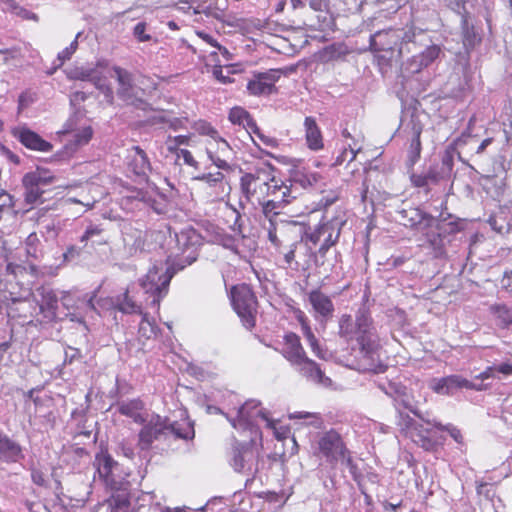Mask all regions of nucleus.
<instances>
[{"mask_svg":"<svg viewBox=\"0 0 512 512\" xmlns=\"http://www.w3.org/2000/svg\"><path fill=\"white\" fill-rule=\"evenodd\" d=\"M143 409L144 402L139 398L123 401L118 405V412L121 415L131 418L138 424L146 422V418L142 413Z\"/></svg>","mask_w":512,"mask_h":512,"instance_id":"nucleus-34","label":"nucleus"},{"mask_svg":"<svg viewBox=\"0 0 512 512\" xmlns=\"http://www.w3.org/2000/svg\"><path fill=\"white\" fill-rule=\"evenodd\" d=\"M296 221H288L282 218V215L274 217L262 216L261 227L267 233L271 244L276 248L287 246L296 238L294 226Z\"/></svg>","mask_w":512,"mask_h":512,"instance_id":"nucleus-10","label":"nucleus"},{"mask_svg":"<svg viewBox=\"0 0 512 512\" xmlns=\"http://www.w3.org/2000/svg\"><path fill=\"white\" fill-rule=\"evenodd\" d=\"M196 139L194 134L189 133L185 135L168 136L165 144L167 151L175 155L176 159H183V163L194 169H199V162L194 157L188 147H196Z\"/></svg>","mask_w":512,"mask_h":512,"instance_id":"nucleus-13","label":"nucleus"},{"mask_svg":"<svg viewBox=\"0 0 512 512\" xmlns=\"http://www.w3.org/2000/svg\"><path fill=\"white\" fill-rule=\"evenodd\" d=\"M430 173L427 174H412L410 181L414 187L423 188L429 184Z\"/></svg>","mask_w":512,"mask_h":512,"instance_id":"nucleus-54","label":"nucleus"},{"mask_svg":"<svg viewBox=\"0 0 512 512\" xmlns=\"http://www.w3.org/2000/svg\"><path fill=\"white\" fill-rule=\"evenodd\" d=\"M37 292L40 298L36 300V303L39 308L38 314L41 316L37 318V321L40 324L54 322L58 311V297L55 291L42 286L37 289Z\"/></svg>","mask_w":512,"mask_h":512,"instance_id":"nucleus-19","label":"nucleus"},{"mask_svg":"<svg viewBox=\"0 0 512 512\" xmlns=\"http://www.w3.org/2000/svg\"><path fill=\"white\" fill-rule=\"evenodd\" d=\"M167 433L168 418L155 415L140 429L137 446L140 450H149L154 441L159 440Z\"/></svg>","mask_w":512,"mask_h":512,"instance_id":"nucleus-17","label":"nucleus"},{"mask_svg":"<svg viewBox=\"0 0 512 512\" xmlns=\"http://www.w3.org/2000/svg\"><path fill=\"white\" fill-rule=\"evenodd\" d=\"M418 428L419 429L412 432L408 438L426 451H435L437 448V442L429 436V429L424 428L422 424Z\"/></svg>","mask_w":512,"mask_h":512,"instance_id":"nucleus-38","label":"nucleus"},{"mask_svg":"<svg viewBox=\"0 0 512 512\" xmlns=\"http://www.w3.org/2000/svg\"><path fill=\"white\" fill-rule=\"evenodd\" d=\"M269 190V197L262 209V216L282 215L281 210L295 199V196L292 195L291 186L274 177Z\"/></svg>","mask_w":512,"mask_h":512,"instance_id":"nucleus-12","label":"nucleus"},{"mask_svg":"<svg viewBox=\"0 0 512 512\" xmlns=\"http://www.w3.org/2000/svg\"><path fill=\"white\" fill-rule=\"evenodd\" d=\"M358 329V314L355 320L349 314H343L339 319V335L347 341L354 340Z\"/></svg>","mask_w":512,"mask_h":512,"instance_id":"nucleus-39","label":"nucleus"},{"mask_svg":"<svg viewBox=\"0 0 512 512\" xmlns=\"http://www.w3.org/2000/svg\"><path fill=\"white\" fill-rule=\"evenodd\" d=\"M468 389V390H476L482 391L486 389V386L483 384H475L472 381L460 376V375H450L447 377H443L439 380L437 386L435 387V391L440 393L446 389L448 393L452 389Z\"/></svg>","mask_w":512,"mask_h":512,"instance_id":"nucleus-27","label":"nucleus"},{"mask_svg":"<svg viewBox=\"0 0 512 512\" xmlns=\"http://www.w3.org/2000/svg\"><path fill=\"white\" fill-rule=\"evenodd\" d=\"M304 137L309 150L317 152L324 148V137L316 119L307 116L304 119Z\"/></svg>","mask_w":512,"mask_h":512,"instance_id":"nucleus-26","label":"nucleus"},{"mask_svg":"<svg viewBox=\"0 0 512 512\" xmlns=\"http://www.w3.org/2000/svg\"><path fill=\"white\" fill-rule=\"evenodd\" d=\"M119 466V463L113 459L106 447H101L95 454L93 461L95 475L98 476V479L106 488L113 491L120 490L125 480V477L118 472Z\"/></svg>","mask_w":512,"mask_h":512,"instance_id":"nucleus-6","label":"nucleus"},{"mask_svg":"<svg viewBox=\"0 0 512 512\" xmlns=\"http://www.w3.org/2000/svg\"><path fill=\"white\" fill-rule=\"evenodd\" d=\"M89 80H91L95 84V86L104 93H107L109 95L112 94V89L108 85H106L100 77H97L96 75L92 74Z\"/></svg>","mask_w":512,"mask_h":512,"instance_id":"nucleus-64","label":"nucleus"},{"mask_svg":"<svg viewBox=\"0 0 512 512\" xmlns=\"http://www.w3.org/2000/svg\"><path fill=\"white\" fill-rule=\"evenodd\" d=\"M106 502L110 508L109 512H126L130 506V501L120 495H112Z\"/></svg>","mask_w":512,"mask_h":512,"instance_id":"nucleus-45","label":"nucleus"},{"mask_svg":"<svg viewBox=\"0 0 512 512\" xmlns=\"http://www.w3.org/2000/svg\"><path fill=\"white\" fill-rule=\"evenodd\" d=\"M12 135L27 149L41 153H49L53 150V145L42 138L37 132L26 126L16 127L12 130Z\"/></svg>","mask_w":512,"mask_h":512,"instance_id":"nucleus-21","label":"nucleus"},{"mask_svg":"<svg viewBox=\"0 0 512 512\" xmlns=\"http://www.w3.org/2000/svg\"><path fill=\"white\" fill-rule=\"evenodd\" d=\"M274 177L273 167L270 164H264L254 172L245 173L241 177L240 184L248 201L263 208L269 197V189Z\"/></svg>","mask_w":512,"mask_h":512,"instance_id":"nucleus-3","label":"nucleus"},{"mask_svg":"<svg viewBox=\"0 0 512 512\" xmlns=\"http://www.w3.org/2000/svg\"><path fill=\"white\" fill-rule=\"evenodd\" d=\"M112 70L115 73L118 83V96L128 105H132L138 109H151L150 104L144 99V96L150 93L151 90L147 92L144 88H137L133 82V75L128 70L120 66H114Z\"/></svg>","mask_w":512,"mask_h":512,"instance_id":"nucleus-7","label":"nucleus"},{"mask_svg":"<svg viewBox=\"0 0 512 512\" xmlns=\"http://www.w3.org/2000/svg\"><path fill=\"white\" fill-rule=\"evenodd\" d=\"M31 479L33 483L38 486H44L46 484L45 474L38 469L31 470Z\"/></svg>","mask_w":512,"mask_h":512,"instance_id":"nucleus-63","label":"nucleus"},{"mask_svg":"<svg viewBox=\"0 0 512 512\" xmlns=\"http://www.w3.org/2000/svg\"><path fill=\"white\" fill-rule=\"evenodd\" d=\"M177 271L178 269L174 266H169L164 273L160 274L159 268L153 266L142 280L141 286L146 290V293H150L153 297L150 305L156 310H159L160 303L167 295L170 282Z\"/></svg>","mask_w":512,"mask_h":512,"instance_id":"nucleus-8","label":"nucleus"},{"mask_svg":"<svg viewBox=\"0 0 512 512\" xmlns=\"http://www.w3.org/2000/svg\"><path fill=\"white\" fill-rule=\"evenodd\" d=\"M262 448V432L259 428H253L248 439H234L229 464L236 472L250 471L252 466L257 464Z\"/></svg>","mask_w":512,"mask_h":512,"instance_id":"nucleus-2","label":"nucleus"},{"mask_svg":"<svg viewBox=\"0 0 512 512\" xmlns=\"http://www.w3.org/2000/svg\"><path fill=\"white\" fill-rule=\"evenodd\" d=\"M461 36L466 51L473 50L482 42L480 33L476 30L475 26L469 22L468 13L463 14L461 18Z\"/></svg>","mask_w":512,"mask_h":512,"instance_id":"nucleus-32","label":"nucleus"},{"mask_svg":"<svg viewBox=\"0 0 512 512\" xmlns=\"http://www.w3.org/2000/svg\"><path fill=\"white\" fill-rule=\"evenodd\" d=\"M119 193L123 196V199L127 201H141L144 204L152 206V197L148 190L144 188L134 187L130 184L121 182L119 184Z\"/></svg>","mask_w":512,"mask_h":512,"instance_id":"nucleus-35","label":"nucleus"},{"mask_svg":"<svg viewBox=\"0 0 512 512\" xmlns=\"http://www.w3.org/2000/svg\"><path fill=\"white\" fill-rule=\"evenodd\" d=\"M308 299L314 311L321 317L330 318L333 315L334 304L331 298L319 289L310 291Z\"/></svg>","mask_w":512,"mask_h":512,"instance_id":"nucleus-29","label":"nucleus"},{"mask_svg":"<svg viewBox=\"0 0 512 512\" xmlns=\"http://www.w3.org/2000/svg\"><path fill=\"white\" fill-rule=\"evenodd\" d=\"M231 71L229 68H227V75L223 74V68L221 65H215L213 69V75L214 77L221 83L227 84L231 83L233 79L230 76Z\"/></svg>","mask_w":512,"mask_h":512,"instance_id":"nucleus-55","label":"nucleus"},{"mask_svg":"<svg viewBox=\"0 0 512 512\" xmlns=\"http://www.w3.org/2000/svg\"><path fill=\"white\" fill-rule=\"evenodd\" d=\"M93 135V130L90 126L84 127L83 130L75 135L78 144H87Z\"/></svg>","mask_w":512,"mask_h":512,"instance_id":"nucleus-59","label":"nucleus"},{"mask_svg":"<svg viewBox=\"0 0 512 512\" xmlns=\"http://www.w3.org/2000/svg\"><path fill=\"white\" fill-rule=\"evenodd\" d=\"M294 366L297 367L299 373L308 380L318 384H324L326 381H329V378L325 377L319 364L310 359L307 355Z\"/></svg>","mask_w":512,"mask_h":512,"instance_id":"nucleus-30","label":"nucleus"},{"mask_svg":"<svg viewBox=\"0 0 512 512\" xmlns=\"http://www.w3.org/2000/svg\"><path fill=\"white\" fill-rule=\"evenodd\" d=\"M294 179L303 187H311L317 184L322 179V176L317 172L309 171L303 167L302 170L295 171Z\"/></svg>","mask_w":512,"mask_h":512,"instance_id":"nucleus-41","label":"nucleus"},{"mask_svg":"<svg viewBox=\"0 0 512 512\" xmlns=\"http://www.w3.org/2000/svg\"><path fill=\"white\" fill-rule=\"evenodd\" d=\"M142 319L138 327V341L142 343L143 353L147 351L149 342L155 341L161 330L153 319H150L147 313L141 314Z\"/></svg>","mask_w":512,"mask_h":512,"instance_id":"nucleus-28","label":"nucleus"},{"mask_svg":"<svg viewBox=\"0 0 512 512\" xmlns=\"http://www.w3.org/2000/svg\"><path fill=\"white\" fill-rule=\"evenodd\" d=\"M34 102V96L29 91L22 92L18 97V113H21Z\"/></svg>","mask_w":512,"mask_h":512,"instance_id":"nucleus-53","label":"nucleus"},{"mask_svg":"<svg viewBox=\"0 0 512 512\" xmlns=\"http://www.w3.org/2000/svg\"><path fill=\"white\" fill-rule=\"evenodd\" d=\"M309 6L315 12L325 14L329 12V2L327 0H310Z\"/></svg>","mask_w":512,"mask_h":512,"instance_id":"nucleus-56","label":"nucleus"},{"mask_svg":"<svg viewBox=\"0 0 512 512\" xmlns=\"http://www.w3.org/2000/svg\"><path fill=\"white\" fill-rule=\"evenodd\" d=\"M194 129L200 134L208 136L209 139L217 137L218 131L207 121L200 120L194 124Z\"/></svg>","mask_w":512,"mask_h":512,"instance_id":"nucleus-49","label":"nucleus"},{"mask_svg":"<svg viewBox=\"0 0 512 512\" xmlns=\"http://www.w3.org/2000/svg\"><path fill=\"white\" fill-rule=\"evenodd\" d=\"M78 48V42L75 39L70 43L68 47L63 49L61 52L58 53V60L60 61V64H63L64 62L71 59L72 55L76 52Z\"/></svg>","mask_w":512,"mask_h":512,"instance_id":"nucleus-52","label":"nucleus"},{"mask_svg":"<svg viewBox=\"0 0 512 512\" xmlns=\"http://www.w3.org/2000/svg\"><path fill=\"white\" fill-rule=\"evenodd\" d=\"M421 424L417 423L412 417H410L408 414H405L403 412H399L398 415V421L397 426L401 432L402 435L405 437H409L412 432L419 429L418 427Z\"/></svg>","mask_w":512,"mask_h":512,"instance_id":"nucleus-42","label":"nucleus"},{"mask_svg":"<svg viewBox=\"0 0 512 512\" xmlns=\"http://www.w3.org/2000/svg\"><path fill=\"white\" fill-rule=\"evenodd\" d=\"M348 450L343 436L336 429L331 428L319 434L314 454L324 459L331 467H335Z\"/></svg>","mask_w":512,"mask_h":512,"instance_id":"nucleus-5","label":"nucleus"},{"mask_svg":"<svg viewBox=\"0 0 512 512\" xmlns=\"http://www.w3.org/2000/svg\"><path fill=\"white\" fill-rule=\"evenodd\" d=\"M441 48L438 45H430L426 47L418 56L417 59L421 67H427L433 63L440 55Z\"/></svg>","mask_w":512,"mask_h":512,"instance_id":"nucleus-43","label":"nucleus"},{"mask_svg":"<svg viewBox=\"0 0 512 512\" xmlns=\"http://www.w3.org/2000/svg\"><path fill=\"white\" fill-rule=\"evenodd\" d=\"M232 307L241 320L242 325L249 331L256 326L258 300L249 284L241 283L230 288Z\"/></svg>","mask_w":512,"mask_h":512,"instance_id":"nucleus-4","label":"nucleus"},{"mask_svg":"<svg viewBox=\"0 0 512 512\" xmlns=\"http://www.w3.org/2000/svg\"><path fill=\"white\" fill-rule=\"evenodd\" d=\"M148 25L146 22H139L133 28V36L138 42H149L152 35L147 32Z\"/></svg>","mask_w":512,"mask_h":512,"instance_id":"nucleus-48","label":"nucleus"},{"mask_svg":"<svg viewBox=\"0 0 512 512\" xmlns=\"http://www.w3.org/2000/svg\"><path fill=\"white\" fill-rule=\"evenodd\" d=\"M23 458L21 446L0 432V460L7 463H15Z\"/></svg>","mask_w":512,"mask_h":512,"instance_id":"nucleus-31","label":"nucleus"},{"mask_svg":"<svg viewBox=\"0 0 512 512\" xmlns=\"http://www.w3.org/2000/svg\"><path fill=\"white\" fill-rule=\"evenodd\" d=\"M402 41V31L400 29L389 28L376 32L371 36L370 47L376 52H391L400 46Z\"/></svg>","mask_w":512,"mask_h":512,"instance_id":"nucleus-22","label":"nucleus"},{"mask_svg":"<svg viewBox=\"0 0 512 512\" xmlns=\"http://www.w3.org/2000/svg\"><path fill=\"white\" fill-rule=\"evenodd\" d=\"M193 181L195 193L208 202L223 200L228 193L225 175L220 171L197 176Z\"/></svg>","mask_w":512,"mask_h":512,"instance_id":"nucleus-11","label":"nucleus"},{"mask_svg":"<svg viewBox=\"0 0 512 512\" xmlns=\"http://www.w3.org/2000/svg\"><path fill=\"white\" fill-rule=\"evenodd\" d=\"M102 232H103V229L100 228L99 226H97V225H90L89 227H87V229L85 230L84 234L81 236L80 241L81 242H87L88 240H90L94 236H99Z\"/></svg>","mask_w":512,"mask_h":512,"instance_id":"nucleus-58","label":"nucleus"},{"mask_svg":"<svg viewBox=\"0 0 512 512\" xmlns=\"http://www.w3.org/2000/svg\"><path fill=\"white\" fill-rule=\"evenodd\" d=\"M187 122V117H170L168 127L174 131H178L185 129Z\"/></svg>","mask_w":512,"mask_h":512,"instance_id":"nucleus-57","label":"nucleus"},{"mask_svg":"<svg viewBox=\"0 0 512 512\" xmlns=\"http://www.w3.org/2000/svg\"><path fill=\"white\" fill-rule=\"evenodd\" d=\"M284 74L285 72L282 69H269L265 72L254 73L247 82V91L253 96H265L276 93V83Z\"/></svg>","mask_w":512,"mask_h":512,"instance_id":"nucleus-15","label":"nucleus"},{"mask_svg":"<svg viewBox=\"0 0 512 512\" xmlns=\"http://www.w3.org/2000/svg\"><path fill=\"white\" fill-rule=\"evenodd\" d=\"M113 308L124 314H143L142 307L130 295L126 289L122 294L110 298Z\"/></svg>","mask_w":512,"mask_h":512,"instance_id":"nucleus-33","label":"nucleus"},{"mask_svg":"<svg viewBox=\"0 0 512 512\" xmlns=\"http://www.w3.org/2000/svg\"><path fill=\"white\" fill-rule=\"evenodd\" d=\"M168 432L174 434L176 438L185 440L192 439L195 436L194 426L187 418L172 423L168 421Z\"/></svg>","mask_w":512,"mask_h":512,"instance_id":"nucleus-37","label":"nucleus"},{"mask_svg":"<svg viewBox=\"0 0 512 512\" xmlns=\"http://www.w3.org/2000/svg\"><path fill=\"white\" fill-rule=\"evenodd\" d=\"M432 425L437 428L438 430L440 431H446L449 433V435L454 439L455 442H457L458 444H462L463 443V435L461 433V430L458 429L457 427L451 425V424H448V425H443L442 423L440 422H436L434 421L432 423Z\"/></svg>","mask_w":512,"mask_h":512,"instance_id":"nucleus-47","label":"nucleus"},{"mask_svg":"<svg viewBox=\"0 0 512 512\" xmlns=\"http://www.w3.org/2000/svg\"><path fill=\"white\" fill-rule=\"evenodd\" d=\"M32 307L31 303L26 300H13L12 305L8 309V317L10 318H19L26 320L28 317H34L32 313L28 315L26 313L27 308Z\"/></svg>","mask_w":512,"mask_h":512,"instance_id":"nucleus-40","label":"nucleus"},{"mask_svg":"<svg viewBox=\"0 0 512 512\" xmlns=\"http://www.w3.org/2000/svg\"><path fill=\"white\" fill-rule=\"evenodd\" d=\"M339 462L344 463L347 466L354 481L359 483L362 480L363 475L359 470L356 462L353 460L350 450L345 453V456H343Z\"/></svg>","mask_w":512,"mask_h":512,"instance_id":"nucleus-44","label":"nucleus"},{"mask_svg":"<svg viewBox=\"0 0 512 512\" xmlns=\"http://www.w3.org/2000/svg\"><path fill=\"white\" fill-rule=\"evenodd\" d=\"M197 35L205 41L207 44L211 45L216 50H222L221 45L213 38V36L205 33V32H197ZM224 52H227L225 48H223Z\"/></svg>","mask_w":512,"mask_h":512,"instance_id":"nucleus-62","label":"nucleus"},{"mask_svg":"<svg viewBox=\"0 0 512 512\" xmlns=\"http://www.w3.org/2000/svg\"><path fill=\"white\" fill-rule=\"evenodd\" d=\"M304 337L306 338L308 345L310 346L312 352L319 358L324 357V353L320 347L319 341L315 334L313 333L312 329L308 330L303 333Z\"/></svg>","mask_w":512,"mask_h":512,"instance_id":"nucleus-50","label":"nucleus"},{"mask_svg":"<svg viewBox=\"0 0 512 512\" xmlns=\"http://www.w3.org/2000/svg\"><path fill=\"white\" fill-rule=\"evenodd\" d=\"M356 143L353 145L349 144L348 147L344 148L342 152L336 157L334 161L335 166L342 165L345 161L352 162L356 159L360 148H355Z\"/></svg>","mask_w":512,"mask_h":512,"instance_id":"nucleus-46","label":"nucleus"},{"mask_svg":"<svg viewBox=\"0 0 512 512\" xmlns=\"http://www.w3.org/2000/svg\"><path fill=\"white\" fill-rule=\"evenodd\" d=\"M54 179L55 177L49 171L41 168L26 173L22 179L26 203L33 204L37 202L44 193L43 187L53 183Z\"/></svg>","mask_w":512,"mask_h":512,"instance_id":"nucleus-14","label":"nucleus"},{"mask_svg":"<svg viewBox=\"0 0 512 512\" xmlns=\"http://www.w3.org/2000/svg\"><path fill=\"white\" fill-rule=\"evenodd\" d=\"M6 271L8 274H11L17 278L26 272V267L20 264L8 263L6 266Z\"/></svg>","mask_w":512,"mask_h":512,"instance_id":"nucleus-61","label":"nucleus"},{"mask_svg":"<svg viewBox=\"0 0 512 512\" xmlns=\"http://www.w3.org/2000/svg\"><path fill=\"white\" fill-rule=\"evenodd\" d=\"M496 325L500 329H508L512 325V310L504 304H494L490 306Z\"/></svg>","mask_w":512,"mask_h":512,"instance_id":"nucleus-36","label":"nucleus"},{"mask_svg":"<svg viewBox=\"0 0 512 512\" xmlns=\"http://www.w3.org/2000/svg\"><path fill=\"white\" fill-rule=\"evenodd\" d=\"M294 314H295V318L297 319V321L299 322V324L301 326L303 333L306 332L307 329L308 330L311 329L309 322H308V318L301 309H299V308L294 309Z\"/></svg>","mask_w":512,"mask_h":512,"instance_id":"nucleus-60","label":"nucleus"},{"mask_svg":"<svg viewBox=\"0 0 512 512\" xmlns=\"http://www.w3.org/2000/svg\"><path fill=\"white\" fill-rule=\"evenodd\" d=\"M224 415L234 429L248 432V435H252L253 428H259L256 424L259 418L267 422V427H273V420L267 417L264 410L260 407V402L255 400H248L241 405L235 417H229L227 414Z\"/></svg>","mask_w":512,"mask_h":512,"instance_id":"nucleus-9","label":"nucleus"},{"mask_svg":"<svg viewBox=\"0 0 512 512\" xmlns=\"http://www.w3.org/2000/svg\"><path fill=\"white\" fill-rule=\"evenodd\" d=\"M345 224V213L342 216L332 218L323 216L317 225L305 230L302 240L306 244L314 247L318 246V255L325 258L330 248L339 242Z\"/></svg>","mask_w":512,"mask_h":512,"instance_id":"nucleus-1","label":"nucleus"},{"mask_svg":"<svg viewBox=\"0 0 512 512\" xmlns=\"http://www.w3.org/2000/svg\"><path fill=\"white\" fill-rule=\"evenodd\" d=\"M126 159L128 170L148 183L152 164L146 151L138 145L132 146L127 150Z\"/></svg>","mask_w":512,"mask_h":512,"instance_id":"nucleus-20","label":"nucleus"},{"mask_svg":"<svg viewBox=\"0 0 512 512\" xmlns=\"http://www.w3.org/2000/svg\"><path fill=\"white\" fill-rule=\"evenodd\" d=\"M376 331L373 325V319L368 312H358V329L354 340L358 343L360 349L366 353L374 350L377 345Z\"/></svg>","mask_w":512,"mask_h":512,"instance_id":"nucleus-18","label":"nucleus"},{"mask_svg":"<svg viewBox=\"0 0 512 512\" xmlns=\"http://www.w3.org/2000/svg\"><path fill=\"white\" fill-rule=\"evenodd\" d=\"M205 151L213 164L219 168H222L227 164L225 156L230 151V145L218 134L217 137L206 140Z\"/></svg>","mask_w":512,"mask_h":512,"instance_id":"nucleus-25","label":"nucleus"},{"mask_svg":"<svg viewBox=\"0 0 512 512\" xmlns=\"http://www.w3.org/2000/svg\"><path fill=\"white\" fill-rule=\"evenodd\" d=\"M14 207L13 196L6 191L0 192V220L3 218L5 209Z\"/></svg>","mask_w":512,"mask_h":512,"instance_id":"nucleus-51","label":"nucleus"},{"mask_svg":"<svg viewBox=\"0 0 512 512\" xmlns=\"http://www.w3.org/2000/svg\"><path fill=\"white\" fill-rule=\"evenodd\" d=\"M230 122L242 126L250 135L254 134L266 146L274 148L278 145L277 139L263 134L251 114L242 107L236 106L230 109Z\"/></svg>","mask_w":512,"mask_h":512,"instance_id":"nucleus-16","label":"nucleus"},{"mask_svg":"<svg viewBox=\"0 0 512 512\" xmlns=\"http://www.w3.org/2000/svg\"><path fill=\"white\" fill-rule=\"evenodd\" d=\"M423 132V125L418 120H411L409 123V146L407 150V166H413L419 161L422 152L421 134Z\"/></svg>","mask_w":512,"mask_h":512,"instance_id":"nucleus-24","label":"nucleus"},{"mask_svg":"<svg viewBox=\"0 0 512 512\" xmlns=\"http://www.w3.org/2000/svg\"><path fill=\"white\" fill-rule=\"evenodd\" d=\"M291 365L299 363L307 355L301 343V338L294 332H287L283 336L281 347L276 349Z\"/></svg>","mask_w":512,"mask_h":512,"instance_id":"nucleus-23","label":"nucleus"}]
</instances>
